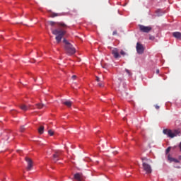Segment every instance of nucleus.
<instances>
[{"instance_id": "1", "label": "nucleus", "mask_w": 181, "mask_h": 181, "mask_svg": "<svg viewBox=\"0 0 181 181\" xmlns=\"http://www.w3.org/2000/svg\"><path fill=\"white\" fill-rule=\"evenodd\" d=\"M52 33L54 35H57L55 37V40H57V43H60L63 37L66 35V32L65 30H63L62 29H51Z\"/></svg>"}, {"instance_id": "2", "label": "nucleus", "mask_w": 181, "mask_h": 181, "mask_svg": "<svg viewBox=\"0 0 181 181\" xmlns=\"http://www.w3.org/2000/svg\"><path fill=\"white\" fill-rule=\"evenodd\" d=\"M63 42L64 43V49L66 52L69 55H73L76 53V48L71 45L69 42H68L66 39L63 40Z\"/></svg>"}, {"instance_id": "3", "label": "nucleus", "mask_w": 181, "mask_h": 181, "mask_svg": "<svg viewBox=\"0 0 181 181\" xmlns=\"http://www.w3.org/2000/svg\"><path fill=\"white\" fill-rule=\"evenodd\" d=\"M141 160L143 169L146 172V173H152V168L149 164V163L151 162V160L146 157H143L141 158Z\"/></svg>"}, {"instance_id": "4", "label": "nucleus", "mask_w": 181, "mask_h": 181, "mask_svg": "<svg viewBox=\"0 0 181 181\" xmlns=\"http://www.w3.org/2000/svg\"><path fill=\"white\" fill-rule=\"evenodd\" d=\"M163 132L165 135H167L169 138H175V136H177V135H179L180 134V130L175 129L173 133L171 129H163Z\"/></svg>"}, {"instance_id": "5", "label": "nucleus", "mask_w": 181, "mask_h": 181, "mask_svg": "<svg viewBox=\"0 0 181 181\" xmlns=\"http://www.w3.org/2000/svg\"><path fill=\"white\" fill-rule=\"evenodd\" d=\"M62 155V152L59 150L54 151V153L53 154V160L54 162H58L59 159H61V156Z\"/></svg>"}, {"instance_id": "6", "label": "nucleus", "mask_w": 181, "mask_h": 181, "mask_svg": "<svg viewBox=\"0 0 181 181\" xmlns=\"http://www.w3.org/2000/svg\"><path fill=\"white\" fill-rule=\"evenodd\" d=\"M25 160L27 163V170H32L33 168V161L31 158L25 157Z\"/></svg>"}, {"instance_id": "7", "label": "nucleus", "mask_w": 181, "mask_h": 181, "mask_svg": "<svg viewBox=\"0 0 181 181\" xmlns=\"http://www.w3.org/2000/svg\"><path fill=\"white\" fill-rule=\"evenodd\" d=\"M136 49L139 54H142L145 50L144 45H141L140 42L136 43Z\"/></svg>"}, {"instance_id": "8", "label": "nucleus", "mask_w": 181, "mask_h": 181, "mask_svg": "<svg viewBox=\"0 0 181 181\" xmlns=\"http://www.w3.org/2000/svg\"><path fill=\"white\" fill-rule=\"evenodd\" d=\"M139 26L140 31L143 33H148L152 30V27L151 26H144L142 25H139Z\"/></svg>"}, {"instance_id": "9", "label": "nucleus", "mask_w": 181, "mask_h": 181, "mask_svg": "<svg viewBox=\"0 0 181 181\" xmlns=\"http://www.w3.org/2000/svg\"><path fill=\"white\" fill-rule=\"evenodd\" d=\"M112 54L115 59H119L121 57V55L119 54V50L117 48L112 49Z\"/></svg>"}, {"instance_id": "10", "label": "nucleus", "mask_w": 181, "mask_h": 181, "mask_svg": "<svg viewBox=\"0 0 181 181\" xmlns=\"http://www.w3.org/2000/svg\"><path fill=\"white\" fill-rule=\"evenodd\" d=\"M74 178L78 181H82L83 180V175L82 173H76L74 175Z\"/></svg>"}, {"instance_id": "11", "label": "nucleus", "mask_w": 181, "mask_h": 181, "mask_svg": "<svg viewBox=\"0 0 181 181\" xmlns=\"http://www.w3.org/2000/svg\"><path fill=\"white\" fill-rule=\"evenodd\" d=\"M173 36L177 40H181V33L180 32H175L173 33Z\"/></svg>"}, {"instance_id": "12", "label": "nucleus", "mask_w": 181, "mask_h": 181, "mask_svg": "<svg viewBox=\"0 0 181 181\" xmlns=\"http://www.w3.org/2000/svg\"><path fill=\"white\" fill-rule=\"evenodd\" d=\"M168 160H170V162H175V163H180V161L177 159L172 158L170 154H168Z\"/></svg>"}, {"instance_id": "13", "label": "nucleus", "mask_w": 181, "mask_h": 181, "mask_svg": "<svg viewBox=\"0 0 181 181\" xmlns=\"http://www.w3.org/2000/svg\"><path fill=\"white\" fill-rule=\"evenodd\" d=\"M62 104L65 105L68 107H70L72 106L73 103L70 100L64 101Z\"/></svg>"}, {"instance_id": "14", "label": "nucleus", "mask_w": 181, "mask_h": 181, "mask_svg": "<svg viewBox=\"0 0 181 181\" xmlns=\"http://www.w3.org/2000/svg\"><path fill=\"white\" fill-rule=\"evenodd\" d=\"M19 107L23 110V111H27L29 110V107L25 105V104H22L19 106Z\"/></svg>"}, {"instance_id": "15", "label": "nucleus", "mask_w": 181, "mask_h": 181, "mask_svg": "<svg viewBox=\"0 0 181 181\" xmlns=\"http://www.w3.org/2000/svg\"><path fill=\"white\" fill-rule=\"evenodd\" d=\"M44 130H45V127L44 126H40L37 131H38V133L42 135V134H44Z\"/></svg>"}, {"instance_id": "16", "label": "nucleus", "mask_w": 181, "mask_h": 181, "mask_svg": "<svg viewBox=\"0 0 181 181\" xmlns=\"http://www.w3.org/2000/svg\"><path fill=\"white\" fill-rule=\"evenodd\" d=\"M35 106L37 107V109L41 110L43 108V107H45V105L42 103H37Z\"/></svg>"}, {"instance_id": "17", "label": "nucleus", "mask_w": 181, "mask_h": 181, "mask_svg": "<svg viewBox=\"0 0 181 181\" xmlns=\"http://www.w3.org/2000/svg\"><path fill=\"white\" fill-rule=\"evenodd\" d=\"M62 16V13H52L50 14V17L52 18H54V17H57V16Z\"/></svg>"}, {"instance_id": "18", "label": "nucleus", "mask_w": 181, "mask_h": 181, "mask_svg": "<svg viewBox=\"0 0 181 181\" xmlns=\"http://www.w3.org/2000/svg\"><path fill=\"white\" fill-rule=\"evenodd\" d=\"M57 24L59 26H61V27H62L64 28H68L67 25H66L64 23H57Z\"/></svg>"}, {"instance_id": "19", "label": "nucleus", "mask_w": 181, "mask_h": 181, "mask_svg": "<svg viewBox=\"0 0 181 181\" xmlns=\"http://www.w3.org/2000/svg\"><path fill=\"white\" fill-rule=\"evenodd\" d=\"M48 134L50 135V136H53L54 132L52 129L48 130Z\"/></svg>"}, {"instance_id": "20", "label": "nucleus", "mask_w": 181, "mask_h": 181, "mask_svg": "<svg viewBox=\"0 0 181 181\" xmlns=\"http://www.w3.org/2000/svg\"><path fill=\"white\" fill-rule=\"evenodd\" d=\"M119 54H120L122 56H123V57H124L125 55H127L126 52L124 51V50H120Z\"/></svg>"}, {"instance_id": "21", "label": "nucleus", "mask_w": 181, "mask_h": 181, "mask_svg": "<svg viewBox=\"0 0 181 181\" xmlns=\"http://www.w3.org/2000/svg\"><path fill=\"white\" fill-rule=\"evenodd\" d=\"M125 71L127 72V74L129 76H132V72L128 70V69H125Z\"/></svg>"}, {"instance_id": "22", "label": "nucleus", "mask_w": 181, "mask_h": 181, "mask_svg": "<svg viewBox=\"0 0 181 181\" xmlns=\"http://www.w3.org/2000/svg\"><path fill=\"white\" fill-rule=\"evenodd\" d=\"M25 129V126H21L20 127V132H24Z\"/></svg>"}, {"instance_id": "23", "label": "nucleus", "mask_w": 181, "mask_h": 181, "mask_svg": "<svg viewBox=\"0 0 181 181\" xmlns=\"http://www.w3.org/2000/svg\"><path fill=\"white\" fill-rule=\"evenodd\" d=\"M171 151V147H168L167 149H166V151H165V153L168 155Z\"/></svg>"}, {"instance_id": "24", "label": "nucleus", "mask_w": 181, "mask_h": 181, "mask_svg": "<svg viewBox=\"0 0 181 181\" xmlns=\"http://www.w3.org/2000/svg\"><path fill=\"white\" fill-rule=\"evenodd\" d=\"M56 23H57L52 22V21H49V24L50 25H52V26H54Z\"/></svg>"}, {"instance_id": "25", "label": "nucleus", "mask_w": 181, "mask_h": 181, "mask_svg": "<svg viewBox=\"0 0 181 181\" xmlns=\"http://www.w3.org/2000/svg\"><path fill=\"white\" fill-rule=\"evenodd\" d=\"M76 78H77V76H76V75H73V76H71V78H72L73 80L76 79Z\"/></svg>"}, {"instance_id": "26", "label": "nucleus", "mask_w": 181, "mask_h": 181, "mask_svg": "<svg viewBox=\"0 0 181 181\" xmlns=\"http://www.w3.org/2000/svg\"><path fill=\"white\" fill-rule=\"evenodd\" d=\"M96 81H97L98 82H99V81H100V78L98 76H96Z\"/></svg>"}, {"instance_id": "27", "label": "nucleus", "mask_w": 181, "mask_h": 181, "mask_svg": "<svg viewBox=\"0 0 181 181\" xmlns=\"http://www.w3.org/2000/svg\"><path fill=\"white\" fill-rule=\"evenodd\" d=\"M98 85V86H100V87L103 86V83H99Z\"/></svg>"}, {"instance_id": "28", "label": "nucleus", "mask_w": 181, "mask_h": 181, "mask_svg": "<svg viewBox=\"0 0 181 181\" xmlns=\"http://www.w3.org/2000/svg\"><path fill=\"white\" fill-rule=\"evenodd\" d=\"M117 31H114L113 33H112V35H117Z\"/></svg>"}, {"instance_id": "29", "label": "nucleus", "mask_w": 181, "mask_h": 181, "mask_svg": "<svg viewBox=\"0 0 181 181\" xmlns=\"http://www.w3.org/2000/svg\"><path fill=\"white\" fill-rule=\"evenodd\" d=\"M16 112V110H13L11 111V113L14 114V112Z\"/></svg>"}, {"instance_id": "30", "label": "nucleus", "mask_w": 181, "mask_h": 181, "mask_svg": "<svg viewBox=\"0 0 181 181\" xmlns=\"http://www.w3.org/2000/svg\"><path fill=\"white\" fill-rule=\"evenodd\" d=\"M156 74H160V70H159V69H157V70H156Z\"/></svg>"}, {"instance_id": "31", "label": "nucleus", "mask_w": 181, "mask_h": 181, "mask_svg": "<svg viewBox=\"0 0 181 181\" xmlns=\"http://www.w3.org/2000/svg\"><path fill=\"white\" fill-rule=\"evenodd\" d=\"M149 39H150V40H154L155 37H150Z\"/></svg>"}, {"instance_id": "32", "label": "nucleus", "mask_w": 181, "mask_h": 181, "mask_svg": "<svg viewBox=\"0 0 181 181\" xmlns=\"http://www.w3.org/2000/svg\"><path fill=\"white\" fill-rule=\"evenodd\" d=\"M156 109H159V108H160V106L156 105Z\"/></svg>"}, {"instance_id": "33", "label": "nucleus", "mask_w": 181, "mask_h": 181, "mask_svg": "<svg viewBox=\"0 0 181 181\" xmlns=\"http://www.w3.org/2000/svg\"><path fill=\"white\" fill-rule=\"evenodd\" d=\"M178 159L181 160V156H179Z\"/></svg>"}, {"instance_id": "34", "label": "nucleus", "mask_w": 181, "mask_h": 181, "mask_svg": "<svg viewBox=\"0 0 181 181\" xmlns=\"http://www.w3.org/2000/svg\"><path fill=\"white\" fill-rule=\"evenodd\" d=\"M180 151H181V142H180Z\"/></svg>"}]
</instances>
